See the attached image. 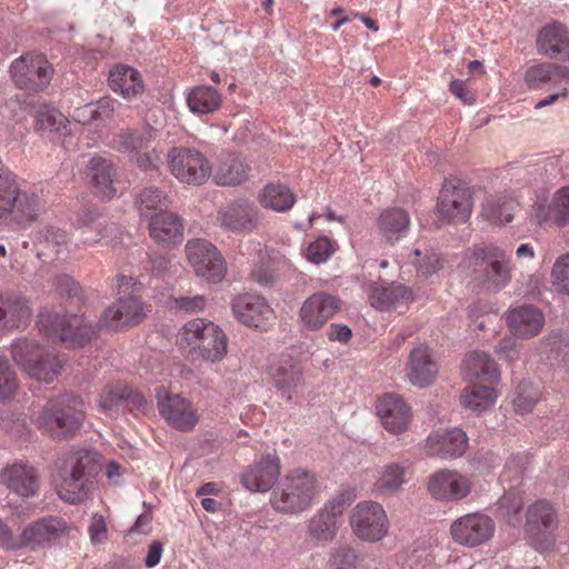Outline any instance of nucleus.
Masks as SVG:
<instances>
[{"label": "nucleus", "mask_w": 569, "mask_h": 569, "mask_svg": "<svg viewBox=\"0 0 569 569\" xmlns=\"http://www.w3.org/2000/svg\"><path fill=\"white\" fill-rule=\"evenodd\" d=\"M100 470L97 452L84 449L70 452L60 469L58 496L72 505L84 502L94 489L96 477Z\"/></svg>", "instance_id": "1"}, {"label": "nucleus", "mask_w": 569, "mask_h": 569, "mask_svg": "<svg viewBox=\"0 0 569 569\" xmlns=\"http://www.w3.org/2000/svg\"><path fill=\"white\" fill-rule=\"evenodd\" d=\"M83 401L78 396L62 395L49 400L39 413L37 423L51 438H67L82 425Z\"/></svg>", "instance_id": "2"}, {"label": "nucleus", "mask_w": 569, "mask_h": 569, "mask_svg": "<svg viewBox=\"0 0 569 569\" xmlns=\"http://www.w3.org/2000/svg\"><path fill=\"white\" fill-rule=\"evenodd\" d=\"M317 495V480L306 470H295L273 489L272 508L287 515H296L311 507Z\"/></svg>", "instance_id": "3"}, {"label": "nucleus", "mask_w": 569, "mask_h": 569, "mask_svg": "<svg viewBox=\"0 0 569 569\" xmlns=\"http://www.w3.org/2000/svg\"><path fill=\"white\" fill-rule=\"evenodd\" d=\"M181 339L191 352L206 361L218 362L227 353V336L219 326L206 319L188 321L182 328Z\"/></svg>", "instance_id": "4"}, {"label": "nucleus", "mask_w": 569, "mask_h": 569, "mask_svg": "<svg viewBox=\"0 0 569 569\" xmlns=\"http://www.w3.org/2000/svg\"><path fill=\"white\" fill-rule=\"evenodd\" d=\"M39 330L48 338L81 347L92 339L94 327L78 315H59L44 310L39 316Z\"/></svg>", "instance_id": "5"}, {"label": "nucleus", "mask_w": 569, "mask_h": 569, "mask_svg": "<svg viewBox=\"0 0 569 569\" xmlns=\"http://www.w3.org/2000/svg\"><path fill=\"white\" fill-rule=\"evenodd\" d=\"M118 293L117 302L103 312L102 320L110 328L121 326H136L144 318L143 306L136 295L137 281L131 276L121 274L117 278Z\"/></svg>", "instance_id": "6"}, {"label": "nucleus", "mask_w": 569, "mask_h": 569, "mask_svg": "<svg viewBox=\"0 0 569 569\" xmlns=\"http://www.w3.org/2000/svg\"><path fill=\"white\" fill-rule=\"evenodd\" d=\"M53 68L42 53L28 52L12 61L10 77L17 88L37 93L43 91L52 79Z\"/></svg>", "instance_id": "7"}, {"label": "nucleus", "mask_w": 569, "mask_h": 569, "mask_svg": "<svg viewBox=\"0 0 569 569\" xmlns=\"http://www.w3.org/2000/svg\"><path fill=\"white\" fill-rule=\"evenodd\" d=\"M439 216L453 223L466 222L472 211V191L466 180H445L439 191Z\"/></svg>", "instance_id": "8"}, {"label": "nucleus", "mask_w": 569, "mask_h": 569, "mask_svg": "<svg viewBox=\"0 0 569 569\" xmlns=\"http://www.w3.org/2000/svg\"><path fill=\"white\" fill-rule=\"evenodd\" d=\"M189 263L196 274L209 282H220L227 271V264L218 249L207 240L193 239L186 244Z\"/></svg>", "instance_id": "9"}, {"label": "nucleus", "mask_w": 569, "mask_h": 569, "mask_svg": "<svg viewBox=\"0 0 569 569\" xmlns=\"http://www.w3.org/2000/svg\"><path fill=\"white\" fill-rule=\"evenodd\" d=\"M388 523L383 507L373 501L358 503L350 516V526L353 533L363 541L381 540L388 533Z\"/></svg>", "instance_id": "10"}, {"label": "nucleus", "mask_w": 569, "mask_h": 569, "mask_svg": "<svg viewBox=\"0 0 569 569\" xmlns=\"http://www.w3.org/2000/svg\"><path fill=\"white\" fill-rule=\"evenodd\" d=\"M558 526L557 516L552 506L539 500L527 511L526 530L529 543L538 551H546L553 546L551 531Z\"/></svg>", "instance_id": "11"}, {"label": "nucleus", "mask_w": 569, "mask_h": 569, "mask_svg": "<svg viewBox=\"0 0 569 569\" xmlns=\"http://www.w3.org/2000/svg\"><path fill=\"white\" fill-rule=\"evenodd\" d=\"M219 226L233 233H251L258 230L261 217L258 207L248 199H237L219 209Z\"/></svg>", "instance_id": "12"}, {"label": "nucleus", "mask_w": 569, "mask_h": 569, "mask_svg": "<svg viewBox=\"0 0 569 569\" xmlns=\"http://www.w3.org/2000/svg\"><path fill=\"white\" fill-rule=\"evenodd\" d=\"M455 542L469 548L489 541L495 533L493 520L481 512H472L456 519L450 526Z\"/></svg>", "instance_id": "13"}, {"label": "nucleus", "mask_w": 569, "mask_h": 569, "mask_svg": "<svg viewBox=\"0 0 569 569\" xmlns=\"http://www.w3.org/2000/svg\"><path fill=\"white\" fill-rule=\"evenodd\" d=\"M167 163L176 178H206L210 177L212 171L209 160L192 148H171L167 154Z\"/></svg>", "instance_id": "14"}, {"label": "nucleus", "mask_w": 569, "mask_h": 569, "mask_svg": "<svg viewBox=\"0 0 569 569\" xmlns=\"http://www.w3.org/2000/svg\"><path fill=\"white\" fill-rule=\"evenodd\" d=\"M68 529L67 522L59 517H43L27 526L17 538V549L36 548L49 545L62 537Z\"/></svg>", "instance_id": "15"}, {"label": "nucleus", "mask_w": 569, "mask_h": 569, "mask_svg": "<svg viewBox=\"0 0 569 569\" xmlns=\"http://www.w3.org/2000/svg\"><path fill=\"white\" fill-rule=\"evenodd\" d=\"M341 308L337 297L325 292L310 296L301 306L299 316L306 329L318 330Z\"/></svg>", "instance_id": "16"}, {"label": "nucleus", "mask_w": 569, "mask_h": 569, "mask_svg": "<svg viewBox=\"0 0 569 569\" xmlns=\"http://www.w3.org/2000/svg\"><path fill=\"white\" fill-rule=\"evenodd\" d=\"M28 299L19 292L0 291V331L21 329L31 319Z\"/></svg>", "instance_id": "17"}, {"label": "nucleus", "mask_w": 569, "mask_h": 569, "mask_svg": "<svg viewBox=\"0 0 569 569\" xmlns=\"http://www.w3.org/2000/svg\"><path fill=\"white\" fill-rule=\"evenodd\" d=\"M469 480L456 471L440 469L428 480L429 493L438 500H460L470 492Z\"/></svg>", "instance_id": "18"}, {"label": "nucleus", "mask_w": 569, "mask_h": 569, "mask_svg": "<svg viewBox=\"0 0 569 569\" xmlns=\"http://www.w3.org/2000/svg\"><path fill=\"white\" fill-rule=\"evenodd\" d=\"M377 415L385 429L392 433L407 430L411 413L403 398L396 393H386L377 402Z\"/></svg>", "instance_id": "19"}, {"label": "nucleus", "mask_w": 569, "mask_h": 569, "mask_svg": "<svg viewBox=\"0 0 569 569\" xmlns=\"http://www.w3.org/2000/svg\"><path fill=\"white\" fill-rule=\"evenodd\" d=\"M280 475V461L267 455L241 476L242 485L250 491L266 492L272 488Z\"/></svg>", "instance_id": "20"}, {"label": "nucleus", "mask_w": 569, "mask_h": 569, "mask_svg": "<svg viewBox=\"0 0 569 569\" xmlns=\"http://www.w3.org/2000/svg\"><path fill=\"white\" fill-rule=\"evenodd\" d=\"M468 448L465 431L453 428L445 432H435L426 441L428 455L442 459H453L462 456Z\"/></svg>", "instance_id": "21"}, {"label": "nucleus", "mask_w": 569, "mask_h": 569, "mask_svg": "<svg viewBox=\"0 0 569 569\" xmlns=\"http://www.w3.org/2000/svg\"><path fill=\"white\" fill-rule=\"evenodd\" d=\"M158 408L161 416L178 430L190 431L198 422V416L191 403L178 395L159 400Z\"/></svg>", "instance_id": "22"}, {"label": "nucleus", "mask_w": 569, "mask_h": 569, "mask_svg": "<svg viewBox=\"0 0 569 569\" xmlns=\"http://www.w3.org/2000/svg\"><path fill=\"white\" fill-rule=\"evenodd\" d=\"M271 385L281 392L287 401H291L293 393L303 381L300 366L291 359L277 361L269 369Z\"/></svg>", "instance_id": "23"}, {"label": "nucleus", "mask_w": 569, "mask_h": 569, "mask_svg": "<svg viewBox=\"0 0 569 569\" xmlns=\"http://www.w3.org/2000/svg\"><path fill=\"white\" fill-rule=\"evenodd\" d=\"M507 321L513 335L520 338H531L543 328L545 317L538 308L523 305L510 310Z\"/></svg>", "instance_id": "24"}, {"label": "nucleus", "mask_w": 569, "mask_h": 569, "mask_svg": "<svg viewBox=\"0 0 569 569\" xmlns=\"http://www.w3.org/2000/svg\"><path fill=\"white\" fill-rule=\"evenodd\" d=\"M537 48L549 58L569 57V31L557 21L545 26L538 34Z\"/></svg>", "instance_id": "25"}, {"label": "nucleus", "mask_w": 569, "mask_h": 569, "mask_svg": "<svg viewBox=\"0 0 569 569\" xmlns=\"http://www.w3.org/2000/svg\"><path fill=\"white\" fill-rule=\"evenodd\" d=\"M438 367L431 359L428 347L420 345L411 350L407 367V376L411 383L421 388L431 385L437 376Z\"/></svg>", "instance_id": "26"}, {"label": "nucleus", "mask_w": 569, "mask_h": 569, "mask_svg": "<svg viewBox=\"0 0 569 569\" xmlns=\"http://www.w3.org/2000/svg\"><path fill=\"white\" fill-rule=\"evenodd\" d=\"M234 317L247 326L259 327L263 320L269 319L272 310L267 301L253 295H242L232 302Z\"/></svg>", "instance_id": "27"}, {"label": "nucleus", "mask_w": 569, "mask_h": 569, "mask_svg": "<svg viewBox=\"0 0 569 569\" xmlns=\"http://www.w3.org/2000/svg\"><path fill=\"white\" fill-rule=\"evenodd\" d=\"M151 238L160 244H174L181 242L183 226L180 218L167 211L154 213L149 220Z\"/></svg>", "instance_id": "28"}, {"label": "nucleus", "mask_w": 569, "mask_h": 569, "mask_svg": "<svg viewBox=\"0 0 569 569\" xmlns=\"http://www.w3.org/2000/svg\"><path fill=\"white\" fill-rule=\"evenodd\" d=\"M1 481L21 497L33 496L38 490L36 471L24 463H13L4 468L1 472Z\"/></svg>", "instance_id": "29"}, {"label": "nucleus", "mask_w": 569, "mask_h": 569, "mask_svg": "<svg viewBox=\"0 0 569 569\" xmlns=\"http://www.w3.org/2000/svg\"><path fill=\"white\" fill-rule=\"evenodd\" d=\"M370 305L380 311H387L400 306H407L413 301L412 290L402 283H391L371 289L369 293Z\"/></svg>", "instance_id": "30"}, {"label": "nucleus", "mask_w": 569, "mask_h": 569, "mask_svg": "<svg viewBox=\"0 0 569 569\" xmlns=\"http://www.w3.org/2000/svg\"><path fill=\"white\" fill-rule=\"evenodd\" d=\"M465 376L472 380H479L493 385L500 379V371L495 360L483 351L469 353L462 362Z\"/></svg>", "instance_id": "31"}, {"label": "nucleus", "mask_w": 569, "mask_h": 569, "mask_svg": "<svg viewBox=\"0 0 569 569\" xmlns=\"http://www.w3.org/2000/svg\"><path fill=\"white\" fill-rule=\"evenodd\" d=\"M519 207L518 200L510 192H499L486 198L482 204L483 217L495 224L509 223Z\"/></svg>", "instance_id": "32"}, {"label": "nucleus", "mask_w": 569, "mask_h": 569, "mask_svg": "<svg viewBox=\"0 0 569 569\" xmlns=\"http://www.w3.org/2000/svg\"><path fill=\"white\" fill-rule=\"evenodd\" d=\"M109 84L114 92H119L128 100L143 91L140 73L128 66H118L112 69L109 74Z\"/></svg>", "instance_id": "33"}, {"label": "nucleus", "mask_w": 569, "mask_h": 569, "mask_svg": "<svg viewBox=\"0 0 569 569\" xmlns=\"http://www.w3.org/2000/svg\"><path fill=\"white\" fill-rule=\"evenodd\" d=\"M407 467L398 462H389L377 470L373 491L377 495L390 496L400 491L406 482Z\"/></svg>", "instance_id": "34"}, {"label": "nucleus", "mask_w": 569, "mask_h": 569, "mask_svg": "<svg viewBox=\"0 0 569 569\" xmlns=\"http://www.w3.org/2000/svg\"><path fill=\"white\" fill-rule=\"evenodd\" d=\"M525 81L531 89L541 88L547 82L565 81L569 86V68L549 62L539 63L526 71Z\"/></svg>", "instance_id": "35"}, {"label": "nucleus", "mask_w": 569, "mask_h": 569, "mask_svg": "<svg viewBox=\"0 0 569 569\" xmlns=\"http://www.w3.org/2000/svg\"><path fill=\"white\" fill-rule=\"evenodd\" d=\"M410 226V218L401 208H389L383 210L378 219L380 232L388 241H397L406 234Z\"/></svg>", "instance_id": "36"}, {"label": "nucleus", "mask_w": 569, "mask_h": 569, "mask_svg": "<svg viewBox=\"0 0 569 569\" xmlns=\"http://www.w3.org/2000/svg\"><path fill=\"white\" fill-rule=\"evenodd\" d=\"M258 201L267 209L284 212L293 207L296 197L286 184L270 182L259 192Z\"/></svg>", "instance_id": "37"}, {"label": "nucleus", "mask_w": 569, "mask_h": 569, "mask_svg": "<svg viewBox=\"0 0 569 569\" xmlns=\"http://www.w3.org/2000/svg\"><path fill=\"white\" fill-rule=\"evenodd\" d=\"M42 209L40 198L36 193H29L17 189L14 204L9 214L19 224H29L33 222Z\"/></svg>", "instance_id": "38"}, {"label": "nucleus", "mask_w": 569, "mask_h": 569, "mask_svg": "<svg viewBox=\"0 0 569 569\" xmlns=\"http://www.w3.org/2000/svg\"><path fill=\"white\" fill-rule=\"evenodd\" d=\"M461 405L473 412L481 413L490 408L496 399L497 392L492 386L470 385L461 393Z\"/></svg>", "instance_id": "39"}, {"label": "nucleus", "mask_w": 569, "mask_h": 569, "mask_svg": "<svg viewBox=\"0 0 569 569\" xmlns=\"http://www.w3.org/2000/svg\"><path fill=\"white\" fill-rule=\"evenodd\" d=\"M77 171L72 174H84L88 178H112L118 174V169L113 161L101 156H81L77 162Z\"/></svg>", "instance_id": "40"}, {"label": "nucleus", "mask_w": 569, "mask_h": 569, "mask_svg": "<svg viewBox=\"0 0 569 569\" xmlns=\"http://www.w3.org/2000/svg\"><path fill=\"white\" fill-rule=\"evenodd\" d=\"M337 531V518L323 508L318 510L308 522V535L317 542L326 543L333 540Z\"/></svg>", "instance_id": "41"}, {"label": "nucleus", "mask_w": 569, "mask_h": 569, "mask_svg": "<svg viewBox=\"0 0 569 569\" xmlns=\"http://www.w3.org/2000/svg\"><path fill=\"white\" fill-rule=\"evenodd\" d=\"M539 224H542L548 218L558 228H563L569 224V186L558 189L549 203L548 217L536 216Z\"/></svg>", "instance_id": "42"}, {"label": "nucleus", "mask_w": 569, "mask_h": 569, "mask_svg": "<svg viewBox=\"0 0 569 569\" xmlns=\"http://www.w3.org/2000/svg\"><path fill=\"white\" fill-rule=\"evenodd\" d=\"M190 110L194 113H211L221 104V96L208 86L194 88L187 99Z\"/></svg>", "instance_id": "43"}, {"label": "nucleus", "mask_w": 569, "mask_h": 569, "mask_svg": "<svg viewBox=\"0 0 569 569\" xmlns=\"http://www.w3.org/2000/svg\"><path fill=\"white\" fill-rule=\"evenodd\" d=\"M61 369V360L58 356L50 352H41L33 363L28 366L27 375L38 381L50 382L59 373Z\"/></svg>", "instance_id": "44"}, {"label": "nucleus", "mask_w": 569, "mask_h": 569, "mask_svg": "<svg viewBox=\"0 0 569 569\" xmlns=\"http://www.w3.org/2000/svg\"><path fill=\"white\" fill-rule=\"evenodd\" d=\"M491 259L485 268V277L497 289L503 288L510 280V270L505 253L499 248L492 252Z\"/></svg>", "instance_id": "45"}, {"label": "nucleus", "mask_w": 569, "mask_h": 569, "mask_svg": "<svg viewBox=\"0 0 569 569\" xmlns=\"http://www.w3.org/2000/svg\"><path fill=\"white\" fill-rule=\"evenodd\" d=\"M40 353V347L34 340L18 338L11 345L12 359L24 371H27L28 366L33 363Z\"/></svg>", "instance_id": "46"}, {"label": "nucleus", "mask_w": 569, "mask_h": 569, "mask_svg": "<svg viewBox=\"0 0 569 569\" xmlns=\"http://www.w3.org/2000/svg\"><path fill=\"white\" fill-rule=\"evenodd\" d=\"M37 128L39 130L60 131L66 130L69 120L53 107H42L36 113Z\"/></svg>", "instance_id": "47"}, {"label": "nucleus", "mask_w": 569, "mask_h": 569, "mask_svg": "<svg viewBox=\"0 0 569 569\" xmlns=\"http://www.w3.org/2000/svg\"><path fill=\"white\" fill-rule=\"evenodd\" d=\"M19 390L17 372L9 361L0 356V401H6L16 396Z\"/></svg>", "instance_id": "48"}, {"label": "nucleus", "mask_w": 569, "mask_h": 569, "mask_svg": "<svg viewBox=\"0 0 569 569\" xmlns=\"http://www.w3.org/2000/svg\"><path fill=\"white\" fill-rule=\"evenodd\" d=\"M538 400V389L531 382L521 381L516 389V397L513 399L515 410L521 415L528 413L533 409Z\"/></svg>", "instance_id": "49"}, {"label": "nucleus", "mask_w": 569, "mask_h": 569, "mask_svg": "<svg viewBox=\"0 0 569 569\" xmlns=\"http://www.w3.org/2000/svg\"><path fill=\"white\" fill-rule=\"evenodd\" d=\"M134 203L140 214L143 216L151 210H161L167 207V197L158 188L149 187L138 193Z\"/></svg>", "instance_id": "50"}, {"label": "nucleus", "mask_w": 569, "mask_h": 569, "mask_svg": "<svg viewBox=\"0 0 569 569\" xmlns=\"http://www.w3.org/2000/svg\"><path fill=\"white\" fill-rule=\"evenodd\" d=\"M123 385L107 388L100 396L99 406L109 416H118L123 411Z\"/></svg>", "instance_id": "51"}, {"label": "nucleus", "mask_w": 569, "mask_h": 569, "mask_svg": "<svg viewBox=\"0 0 569 569\" xmlns=\"http://www.w3.org/2000/svg\"><path fill=\"white\" fill-rule=\"evenodd\" d=\"M152 138L153 129H148L146 132L124 130L119 134V143L124 151H138L147 148Z\"/></svg>", "instance_id": "52"}, {"label": "nucleus", "mask_w": 569, "mask_h": 569, "mask_svg": "<svg viewBox=\"0 0 569 569\" xmlns=\"http://www.w3.org/2000/svg\"><path fill=\"white\" fill-rule=\"evenodd\" d=\"M250 167L234 154H227L221 158L217 171V178H239L250 172Z\"/></svg>", "instance_id": "53"}, {"label": "nucleus", "mask_w": 569, "mask_h": 569, "mask_svg": "<svg viewBox=\"0 0 569 569\" xmlns=\"http://www.w3.org/2000/svg\"><path fill=\"white\" fill-rule=\"evenodd\" d=\"M496 247L473 246L466 251L463 262L466 267L471 269L473 272L485 270L487 263L491 259L490 256L496 251Z\"/></svg>", "instance_id": "54"}, {"label": "nucleus", "mask_w": 569, "mask_h": 569, "mask_svg": "<svg viewBox=\"0 0 569 569\" xmlns=\"http://www.w3.org/2000/svg\"><path fill=\"white\" fill-rule=\"evenodd\" d=\"M551 283L562 293L569 296V253L555 261L551 270Z\"/></svg>", "instance_id": "55"}, {"label": "nucleus", "mask_w": 569, "mask_h": 569, "mask_svg": "<svg viewBox=\"0 0 569 569\" xmlns=\"http://www.w3.org/2000/svg\"><path fill=\"white\" fill-rule=\"evenodd\" d=\"M358 565L359 557L350 547L333 550L328 561L329 569H357Z\"/></svg>", "instance_id": "56"}, {"label": "nucleus", "mask_w": 569, "mask_h": 569, "mask_svg": "<svg viewBox=\"0 0 569 569\" xmlns=\"http://www.w3.org/2000/svg\"><path fill=\"white\" fill-rule=\"evenodd\" d=\"M52 286L61 296H66L71 301L79 303L83 300L82 288L68 274H59L52 278Z\"/></svg>", "instance_id": "57"}, {"label": "nucleus", "mask_w": 569, "mask_h": 569, "mask_svg": "<svg viewBox=\"0 0 569 569\" xmlns=\"http://www.w3.org/2000/svg\"><path fill=\"white\" fill-rule=\"evenodd\" d=\"M18 186L14 180H0V219L9 216L14 204Z\"/></svg>", "instance_id": "58"}, {"label": "nucleus", "mask_w": 569, "mask_h": 569, "mask_svg": "<svg viewBox=\"0 0 569 569\" xmlns=\"http://www.w3.org/2000/svg\"><path fill=\"white\" fill-rule=\"evenodd\" d=\"M332 244L326 237H320L308 246L307 259L313 263L325 262L332 253Z\"/></svg>", "instance_id": "59"}, {"label": "nucleus", "mask_w": 569, "mask_h": 569, "mask_svg": "<svg viewBox=\"0 0 569 569\" xmlns=\"http://www.w3.org/2000/svg\"><path fill=\"white\" fill-rule=\"evenodd\" d=\"M174 308L184 312H198L204 309L207 298L202 295L192 297H177L173 299Z\"/></svg>", "instance_id": "60"}, {"label": "nucleus", "mask_w": 569, "mask_h": 569, "mask_svg": "<svg viewBox=\"0 0 569 569\" xmlns=\"http://www.w3.org/2000/svg\"><path fill=\"white\" fill-rule=\"evenodd\" d=\"M352 500H353V495L350 491H348V490L340 491L338 495H336L330 501H328L325 505L323 509L330 511V513L332 516L338 518V516H340L343 512V510L348 506H350Z\"/></svg>", "instance_id": "61"}, {"label": "nucleus", "mask_w": 569, "mask_h": 569, "mask_svg": "<svg viewBox=\"0 0 569 569\" xmlns=\"http://www.w3.org/2000/svg\"><path fill=\"white\" fill-rule=\"evenodd\" d=\"M98 236L96 238L86 237L84 242L89 244L98 243L101 239H110L111 241L117 240L121 234L120 227L114 222H108L99 224L97 229Z\"/></svg>", "instance_id": "62"}, {"label": "nucleus", "mask_w": 569, "mask_h": 569, "mask_svg": "<svg viewBox=\"0 0 569 569\" xmlns=\"http://www.w3.org/2000/svg\"><path fill=\"white\" fill-rule=\"evenodd\" d=\"M450 92L465 104L472 106L476 103V94L467 88L465 81L455 79L449 84Z\"/></svg>", "instance_id": "63"}, {"label": "nucleus", "mask_w": 569, "mask_h": 569, "mask_svg": "<svg viewBox=\"0 0 569 569\" xmlns=\"http://www.w3.org/2000/svg\"><path fill=\"white\" fill-rule=\"evenodd\" d=\"M417 271L423 276H431L441 269V260L435 254H427L421 260L412 261Z\"/></svg>", "instance_id": "64"}]
</instances>
